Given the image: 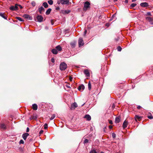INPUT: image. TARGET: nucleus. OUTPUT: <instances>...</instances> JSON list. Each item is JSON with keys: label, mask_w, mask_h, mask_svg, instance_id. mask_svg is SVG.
I'll return each mask as SVG.
<instances>
[{"label": "nucleus", "mask_w": 153, "mask_h": 153, "mask_svg": "<svg viewBox=\"0 0 153 153\" xmlns=\"http://www.w3.org/2000/svg\"><path fill=\"white\" fill-rule=\"evenodd\" d=\"M67 68V65L64 62H61L59 66V69L61 71L65 70Z\"/></svg>", "instance_id": "obj_1"}, {"label": "nucleus", "mask_w": 153, "mask_h": 153, "mask_svg": "<svg viewBox=\"0 0 153 153\" xmlns=\"http://www.w3.org/2000/svg\"><path fill=\"white\" fill-rule=\"evenodd\" d=\"M90 3L88 1H85L84 4V7L83 9V11H86L88 8L90 7Z\"/></svg>", "instance_id": "obj_2"}, {"label": "nucleus", "mask_w": 153, "mask_h": 153, "mask_svg": "<svg viewBox=\"0 0 153 153\" xmlns=\"http://www.w3.org/2000/svg\"><path fill=\"white\" fill-rule=\"evenodd\" d=\"M78 107L76 103L74 102L71 104V106L70 107V109L71 110H74L75 108Z\"/></svg>", "instance_id": "obj_3"}, {"label": "nucleus", "mask_w": 153, "mask_h": 153, "mask_svg": "<svg viewBox=\"0 0 153 153\" xmlns=\"http://www.w3.org/2000/svg\"><path fill=\"white\" fill-rule=\"evenodd\" d=\"M78 44L79 47H80L84 45V43L82 38H80L78 40Z\"/></svg>", "instance_id": "obj_4"}, {"label": "nucleus", "mask_w": 153, "mask_h": 153, "mask_svg": "<svg viewBox=\"0 0 153 153\" xmlns=\"http://www.w3.org/2000/svg\"><path fill=\"white\" fill-rule=\"evenodd\" d=\"M57 4H67V0H58Z\"/></svg>", "instance_id": "obj_5"}, {"label": "nucleus", "mask_w": 153, "mask_h": 153, "mask_svg": "<svg viewBox=\"0 0 153 153\" xmlns=\"http://www.w3.org/2000/svg\"><path fill=\"white\" fill-rule=\"evenodd\" d=\"M23 17L27 20H32V17L28 14H24L23 15Z\"/></svg>", "instance_id": "obj_6"}, {"label": "nucleus", "mask_w": 153, "mask_h": 153, "mask_svg": "<svg viewBox=\"0 0 153 153\" xmlns=\"http://www.w3.org/2000/svg\"><path fill=\"white\" fill-rule=\"evenodd\" d=\"M36 19L38 22H41L43 21V18L41 15H38L37 16Z\"/></svg>", "instance_id": "obj_7"}, {"label": "nucleus", "mask_w": 153, "mask_h": 153, "mask_svg": "<svg viewBox=\"0 0 153 153\" xmlns=\"http://www.w3.org/2000/svg\"><path fill=\"white\" fill-rule=\"evenodd\" d=\"M29 136V134L28 133H26L23 134L22 135V137L24 140H26L27 137Z\"/></svg>", "instance_id": "obj_8"}, {"label": "nucleus", "mask_w": 153, "mask_h": 153, "mask_svg": "<svg viewBox=\"0 0 153 153\" xmlns=\"http://www.w3.org/2000/svg\"><path fill=\"white\" fill-rule=\"evenodd\" d=\"M84 73L87 77H89L90 76V73L88 70V69H85L84 71Z\"/></svg>", "instance_id": "obj_9"}, {"label": "nucleus", "mask_w": 153, "mask_h": 153, "mask_svg": "<svg viewBox=\"0 0 153 153\" xmlns=\"http://www.w3.org/2000/svg\"><path fill=\"white\" fill-rule=\"evenodd\" d=\"M140 5L142 7H146L148 6V4L146 2H143L140 3Z\"/></svg>", "instance_id": "obj_10"}, {"label": "nucleus", "mask_w": 153, "mask_h": 153, "mask_svg": "<svg viewBox=\"0 0 153 153\" xmlns=\"http://www.w3.org/2000/svg\"><path fill=\"white\" fill-rule=\"evenodd\" d=\"M142 118L141 116H139L137 115H136L134 117L136 121H137V120L140 121L141 120Z\"/></svg>", "instance_id": "obj_11"}, {"label": "nucleus", "mask_w": 153, "mask_h": 153, "mask_svg": "<svg viewBox=\"0 0 153 153\" xmlns=\"http://www.w3.org/2000/svg\"><path fill=\"white\" fill-rule=\"evenodd\" d=\"M128 124V121L126 120H125V121L124 122L123 125V128H126L127 127V125Z\"/></svg>", "instance_id": "obj_12"}, {"label": "nucleus", "mask_w": 153, "mask_h": 153, "mask_svg": "<svg viewBox=\"0 0 153 153\" xmlns=\"http://www.w3.org/2000/svg\"><path fill=\"white\" fill-rule=\"evenodd\" d=\"M84 118H86L88 121L91 120V116L88 114L85 115Z\"/></svg>", "instance_id": "obj_13"}, {"label": "nucleus", "mask_w": 153, "mask_h": 153, "mask_svg": "<svg viewBox=\"0 0 153 153\" xmlns=\"http://www.w3.org/2000/svg\"><path fill=\"white\" fill-rule=\"evenodd\" d=\"M40 13H42V11H44L45 10V9L44 8H43L41 6L38 9Z\"/></svg>", "instance_id": "obj_14"}, {"label": "nucleus", "mask_w": 153, "mask_h": 153, "mask_svg": "<svg viewBox=\"0 0 153 153\" xmlns=\"http://www.w3.org/2000/svg\"><path fill=\"white\" fill-rule=\"evenodd\" d=\"M82 89L83 90L85 89V86L83 84L79 85L78 88V89L79 91H80Z\"/></svg>", "instance_id": "obj_15"}, {"label": "nucleus", "mask_w": 153, "mask_h": 153, "mask_svg": "<svg viewBox=\"0 0 153 153\" xmlns=\"http://www.w3.org/2000/svg\"><path fill=\"white\" fill-rule=\"evenodd\" d=\"M32 108L34 110H37L38 108L37 105L35 103L33 104L32 105Z\"/></svg>", "instance_id": "obj_16"}, {"label": "nucleus", "mask_w": 153, "mask_h": 153, "mask_svg": "<svg viewBox=\"0 0 153 153\" xmlns=\"http://www.w3.org/2000/svg\"><path fill=\"white\" fill-rule=\"evenodd\" d=\"M120 117H116L115 119V122L116 123H118L120 121Z\"/></svg>", "instance_id": "obj_17"}, {"label": "nucleus", "mask_w": 153, "mask_h": 153, "mask_svg": "<svg viewBox=\"0 0 153 153\" xmlns=\"http://www.w3.org/2000/svg\"><path fill=\"white\" fill-rule=\"evenodd\" d=\"M55 48L57 50V51H61L62 49L61 47L59 45H58L56 46Z\"/></svg>", "instance_id": "obj_18"}, {"label": "nucleus", "mask_w": 153, "mask_h": 153, "mask_svg": "<svg viewBox=\"0 0 153 153\" xmlns=\"http://www.w3.org/2000/svg\"><path fill=\"white\" fill-rule=\"evenodd\" d=\"M0 16L5 19H7V17L4 16V13L0 12Z\"/></svg>", "instance_id": "obj_19"}, {"label": "nucleus", "mask_w": 153, "mask_h": 153, "mask_svg": "<svg viewBox=\"0 0 153 153\" xmlns=\"http://www.w3.org/2000/svg\"><path fill=\"white\" fill-rule=\"evenodd\" d=\"M52 53L54 54H56L58 53V51L56 48L53 49L52 50Z\"/></svg>", "instance_id": "obj_20"}, {"label": "nucleus", "mask_w": 153, "mask_h": 153, "mask_svg": "<svg viewBox=\"0 0 153 153\" xmlns=\"http://www.w3.org/2000/svg\"><path fill=\"white\" fill-rule=\"evenodd\" d=\"M0 128L3 129H5L6 126L4 124H0Z\"/></svg>", "instance_id": "obj_21"}, {"label": "nucleus", "mask_w": 153, "mask_h": 153, "mask_svg": "<svg viewBox=\"0 0 153 153\" xmlns=\"http://www.w3.org/2000/svg\"><path fill=\"white\" fill-rule=\"evenodd\" d=\"M51 11V8L48 9L46 12V14L47 15H49Z\"/></svg>", "instance_id": "obj_22"}, {"label": "nucleus", "mask_w": 153, "mask_h": 153, "mask_svg": "<svg viewBox=\"0 0 153 153\" xmlns=\"http://www.w3.org/2000/svg\"><path fill=\"white\" fill-rule=\"evenodd\" d=\"M76 42H73L71 43V47L74 48L75 47Z\"/></svg>", "instance_id": "obj_23"}, {"label": "nucleus", "mask_w": 153, "mask_h": 153, "mask_svg": "<svg viewBox=\"0 0 153 153\" xmlns=\"http://www.w3.org/2000/svg\"><path fill=\"white\" fill-rule=\"evenodd\" d=\"M42 5L45 8H47L48 7V5L46 2H44L42 4Z\"/></svg>", "instance_id": "obj_24"}, {"label": "nucleus", "mask_w": 153, "mask_h": 153, "mask_svg": "<svg viewBox=\"0 0 153 153\" xmlns=\"http://www.w3.org/2000/svg\"><path fill=\"white\" fill-rule=\"evenodd\" d=\"M89 153H98V152H97L94 149L91 150Z\"/></svg>", "instance_id": "obj_25"}, {"label": "nucleus", "mask_w": 153, "mask_h": 153, "mask_svg": "<svg viewBox=\"0 0 153 153\" xmlns=\"http://www.w3.org/2000/svg\"><path fill=\"white\" fill-rule=\"evenodd\" d=\"M146 19L149 22H151L152 21V19L149 17H147Z\"/></svg>", "instance_id": "obj_26"}, {"label": "nucleus", "mask_w": 153, "mask_h": 153, "mask_svg": "<svg viewBox=\"0 0 153 153\" xmlns=\"http://www.w3.org/2000/svg\"><path fill=\"white\" fill-rule=\"evenodd\" d=\"M91 83H90V81H89V82L88 83V89L89 90H90L91 89Z\"/></svg>", "instance_id": "obj_27"}, {"label": "nucleus", "mask_w": 153, "mask_h": 153, "mask_svg": "<svg viewBox=\"0 0 153 153\" xmlns=\"http://www.w3.org/2000/svg\"><path fill=\"white\" fill-rule=\"evenodd\" d=\"M48 2L51 5L53 4V1L52 0H49L48 1Z\"/></svg>", "instance_id": "obj_28"}, {"label": "nucleus", "mask_w": 153, "mask_h": 153, "mask_svg": "<svg viewBox=\"0 0 153 153\" xmlns=\"http://www.w3.org/2000/svg\"><path fill=\"white\" fill-rule=\"evenodd\" d=\"M16 19L19 20V21H21V22H23L24 21L23 20L21 17H16Z\"/></svg>", "instance_id": "obj_29"}, {"label": "nucleus", "mask_w": 153, "mask_h": 153, "mask_svg": "<svg viewBox=\"0 0 153 153\" xmlns=\"http://www.w3.org/2000/svg\"><path fill=\"white\" fill-rule=\"evenodd\" d=\"M10 10H12V11H13V10H15V7H14V6H11L10 8Z\"/></svg>", "instance_id": "obj_30"}, {"label": "nucleus", "mask_w": 153, "mask_h": 153, "mask_svg": "<svg viewBox=\"0 0 153 153\" xmlns=\"http://www.w3.org/2000/svg\"><path fill=\"white\" fill-rule=\"evenodd\" d=\"M116 14H113L111 17V19H110L109 21H111L112 20H113L115 17Z\"/></svg>", "instance_id": "obj_31"}, {"label": "nucleus", "mask_w": 153, "mask_h": 153, "mask_svg": "<svg viewBox=\"0 0 153 153\" xmlns=\"http://www.w3.org/2000/svg\"><path fill=\"white\" fill-rule=\"evenodd\" d=\"M56 115L55 114H53L51 117L50 118V120H53L55 117Z\"/></svg>", "instance_id": "obj_32"}, {"label": "nucleus", "mask_w": 153, "mask_h": 153, "mask_svg": "<svg viewBox=\"0 0 153 153\" xmlns=\"http://www.w3.org/2000/svg\"><path fill=\"white\" fill-rule=\"evenodd\" d=\"M136 5H137V4H136L132 3L130 6V7H135L136 6Z\"/></svg>", "instance_id": "obj_33"}, {"label": "nucleus", "mask_w": 153, "mask_h": 153, "mask_svg": "<svg viewBox=\"0 0 153 153\" xmlns=\"http://www.w3.org/2000/svg\"><path fill=\"white\" fill-rule=\"evenodd\" d=\"M117 49L118 51H120L122 50V48L120 46L117 47Z\"/></svg>", "instance_id": "obj_34"}, {"label": "nucleus", "mask_w": 153, "mask_h": 153, "mask_svg": "<svg viewBox=\"0 0 153 153\" xmlns=\"http://www.w3.org/2000/svg\"><path fill=\"white\" fill-rule=\"evenodd\" d=\"M31 4L33 7H34L36 5V3L34 1H32Z\"/></svg>", "instance_id": "obj_35"}, {"label": "nucleus", "mask_w": 153, "mask_h": 153, "mask_svg": "<svg viewBox=\"0 0 153 153\" xmlns=\"http://www.w3.org/2000/svg\"><path fill=\"white\" fill-rule=\"evenodd\" d=\"M48 127V124L47 123H45L44 125V128L45 129H46Z\"/></svg>", "instance_id": "obj_36"}, {"label": "nucleus", "mask_w": 153, "mask_h": 153, "mask_svg": "<svg viewBox=\"0 0 153 153\" xmlns=\"http://www.w3.org/2000/svg\"><path fill=\"white\" fill-rule=\"evenodd\" d=\"M18 4H16L15 5V6H14V7H15V10H18Z\"/></svg>", "instance_id": "obj_37"}, {"label": "nucleus", "mask_w": 153, "mask_h": 153, "mask_svg": "<svg viewBox=\"0 0 153 153\" xmlns=\"http://www.w3.org/2000/svg\"><path fill=\"white\" fill-rule=\"evenodd\" d=\"M112 136L113 138H114L116 137V135L114 133H113L112 134Z\"/></svg>", "instance_id": "obj_38"}, {"label": "nucleus", "mask_w": 153, "mask_h": 153, "mask_svg": "<svg viewBox=\"0 0 153 153\" xmlns=\"http://www.w3.org/2000/svg\"><path fill=\"white\" fill-rule=\"evenodd\" d=\"M88 139H85L84 141V142H83V143L85 144V143H88Z\"/></svg>", "instance_id": "obj_39"}, {"label": "nucleus", "mask_w": 153, "mask_h": 153, "mask_svg": "<svg viewBox=\"0 0 153 153\" xmlns=\"http://www.w3.org/2000/svg\"><path fill=\"white\" fill-rule=\"evenodd\" d=\"M24 143V141L22 140H20V141L19 142V143L20 144H23Z\"/></svg>", "instance_id": "obj_40"}, {"label": "nucleus", "mask_w": 153, "mask_h": 153, "mask_svg": "<svg viewBox=\"0 0 153 153\" xmlns=\"http://www.w3.org/2000/svg\"><path fill=\"white\" fill-rule=\"evenodd\" d=\"M68 92L71 95L73 94V92L71 90H69L68 91Z\"/></svg>", "instance_id": "obj_41"}, {"label": "nucleus", "mask_w": 153, "mask_h": 153, "mask_svg": "<svg viewBox=\"0 0 153 153\" xmlns=\"http://www.w3.org/2000/svg\"><path fill=\"white\" fill-rule=\"evenodd\" d=\"M148 117L150 119H152L153 118V117L152 115L148 116Z\"/></svg>", "instance_id": "obj_42"}, {"label": "nucleus", "mask_w": 153, "mask_h": 153, "mask_svg": "<svg viewBox=\"0 0 153 153\" xmlns=\"http://www.w3.org/2000/svg\"><path fill=\"white\" fill-rule=\"evenodd\" d=\"M65 83H66L64 85V87L65 89L66 90V87H67V84H66L67 83V82H65Z\"/></svg>", "instance_id": "obj_43"}, {"label": "nucleus", "mask_w": 153, "mask_h": 153, "mask_svg": "<svg viewBox=\"0 0 153 153\" xmlns=\"http://www.w3.org/2000/svg\"><path fill=\"white\" fill-rule=\"evenodd\" d=\"M108 122L109 123L111 124H113L112 121L111 120H108Z\"/></svg>", "instance_id": "obj_44"}, {"label": "nucleus", "mask_w": 153, "mask_h": 153, "mask_svg": "<svg viewBox=\"0 0 153 153\" xmlns=\"http://www.w3.org/2000/svg\"><path fill=\"white\" fill-rule=\"evenodd\" d=\"M51 62H53V63H54V62H55V59L54 58H52L51 59Z\"/></svg>", "instance_id": "obj_45"}, {"label": "nucleus", "mask_w": 153, "mask_h": 153, "mask_svg": "<svg viewBox=\"0 0 153 153\" xmlns=\"http://www.w3.org/2000/svg\"><path fill=\"white\" fill-rule=\"evenodd\" d=\"M71 33L70 32H68V37L71 34Z\"/></svg>", "instance_id": "obj_46"}, {"label": "nucleus", "mask_w": 153, "mask_h": 153, "mask_svg": "<svg viewBox=\"0 0 153 153\" xmlns=\"http://www.w3.org/2000/svg\"><path fill=\"white\" fill-rule=\"evenodd\" d=\"M69 79L71 81H72L73 80V78L71 76H70L69 77Z\"/></svg>", "instance_id": "obj_47"}, {"label": "nucleus", "mask_w": 153, "mask_h": 153, "mask_svg": "<svg viewBox=\"0 0 153 153\" xmlns=\"http://www.w3.org/2000/svg\"><path fill=\"white\" fill-rule=\"evenodd\" d=\"M43 131L42 130H41V131H39V134H42L43 132Z\"/></svg>", "instance_id": "obj_48"}, {"label": "nucleus", "mask_w": 153, "mask_h": 153, "mask_svg": "<svg viewBox=\"0 0 153 153\" xmlns=\"http://www.w3.org/2000/svg\"><path fill=\"white\" fill-rule=\"evenodd\" d=\"M69 98L70 99H72V97H73V96L72 95H70L69 94Z\"/></svg>", "instance_id": "obj_49"}, {"label": "nucleus", "mask_w": 153, "mask_h": 153, "mask_svg": "<svg viewBox=\"0 0 153 153\" xmlns=\"http://www.w3.org/2000/svg\"><path fill=\"white\" fill-rule=\"evenodd\" d=\"M26 131L27 132H28L29 131V128L28 127H27V128Z\"/></svg>", "instance_id": "obj_50"}, {"label": "nucleus", "mask_w": 153, "mask_h": 153, "mask_svg": "<svg viewBox=\"0 0 153 153\" xmlns=\"http://www.w3.org/2000/svg\"><path fill=\"white\" fill-rule=\"evenodd\" d=\"M141 108V106H140V105H138L137 107V108L138 109H140Z\"/></svg>", "instance_id": "obj_51"}, {"label": "nucleus", "mask_w": 153, "mask_h": 153, "mask_svg": "<svg viewBox=\"0 0 153 153\" xmlns=\"http://www.w3.org/2000/svg\"><path fill=\"white\" fill-rule=\"evenodd\" d=\"M56 9L57 10H59L60 9V8L59 7H57L56 8Z\"/></svg>", "instance_id": "obj_52"}, {"label": "nucleus", "mask_w": 153, "mask_h": 153, "mask_svg": "<svg viewBox=\"0 0 153 153\" xmlns=\"http://www.w3.org/2000/svg\"><path fill=\"white\" fill-rule=\"evenodd\" d=\"M87 30H86L84 32V36H85V34H86V33H87Z\"/></svg>", "instance_id": "obj_53"}, {"label": "nucleus", "mask_w": 153, "mask_h": 153, "mask_svg": "<svg viewBox=\"0 0 153 153\" xmlns=\"http://www.w3.org/2000/svg\"><path fill=\"white\" fill-rule=\"evenodd\" d=\"M109 127L110 129H111L112 128V126L111 125H110L109 126Z\"/></svg>", "instance_id": "obj_54"}, {"label": "nucleus", "mask_w": 153, "mask_h": 153, "mask_svg": "<svg viewBox=\"0 0 153 153\" xmlns=\"http://www.w3.org/2000/svg\"><path fill=\"white\" fill-rule=\"evenodd\" d=\"M147 14L149 16H151V13L150 12L147 13Z\"/></svg>", "instance_id": "obj_55"}, {"label": "nucleus", "mask_w": 153, "mask_h": 153, "mask_svg": "<svg viewBox=\"0 0 153 153\" xmlns=\"http://www.w3.org/2000/svg\"><path fill=\"white\" fill-rule=\"evenodd\" d=\"M119 38H117L115 39L114 40L116 41H117L118 40Z\"/></svg>", "instance_id": "obj_56"}, {"label": "nucleus", "mask_w": 153, "mask_h": 153, "mask_svg": "<svg viewBox=\"0 0 153 153\" xmlns=\"http://www.w3.org/2000/svg\"><path fill=\"white\" fill-rule=\"evenodd\" d=\"M18 6L21 9L22 8V6L21 5H18Z\"/></svg>", "instance_id": "obj_57"}, {"label": "nucleus", "mask_w": 153, "mask_h": 153, "mask_svg": "<svg viewBox=\"0 0 153 153\" xmlns=\"http://www.w3.org/2000/svg\"><path fill=\"white\" fill-rule=\"evenodd\" d=\"M106 129V127H104L103 128V131H105V130Z\"/></svg>", "instance_id": "obj_58"}, {"label": "nucleus", "mask_w": 153, "mask_h": 153, "mask_svg": "<svg viewBox=\"0 0 153 153\" xmlns=\"http://www.w3.org/2000/svg\"><path fill=\"white\" fill-rule=\"evenodd\" d=\"M106 25L108 27L109 26V25L108 23H107L106 24Z\"/></svg>", "instance_id": "obj_59"}, {"label": "nucleus", "mask_w": 153, "mask_h": 153, "mask_svg": "<svg viewBox=\"0 0 153 153\" xmlns=\"http://www.w3.org/2000/svg\"><path fill=\"white\" fill-rule=\"evenodd\" d=\"M125 2L126 3H128V0H125Z\"/></svg>", "instance_id": "obj_60"}, {"label": "nucleus", "mask_w": 153, "mask_h": 153, "mask_svg": "<svg viewBox=\"0 0 153 153\" xmlns=\"http://www.w3.org/2000/svg\"><path fill=\"white\" fill-rule=\"evenodd\" d=\"M71 12V11L69 10H68V14L70 13Z\"/></svg>", "instance_id": "obj_61"}, {"label": "nucleus", "mask_w": 153, "mask_h": 153, "mask_svg": "<svg viewBox=\"0 0 153 153\" xmlns=\"http://www.w3.org/2000/svg\"><path fill=\"white\" fill-rule=\"evenodd\" d=\"M52 21H53V20H51V24L52 25H53V23H52Z\"/></svg>", "instance_id": "obj_62"}, {"label": "nucleus", "mask_w": 153, "mask_h": 153, "mask_svg": "<svg viewBox=\"0 0 153 153\" xmlns=\"http://www.w3.org/2000/svg\"><path fill=\"white\" fill-rule=\"evenodd\" d=\"M67 2H68V5L69 4L70 2H69V1L68 0Z\"/></svg>", "instance_id": "obj_63"}, {"label": "nucleus", "mask_w": 153, "mask_h": 153, "mask_svg": "<svg viewBox=\"0 0 153 153\" xmlns=\"http://www.w3.org/2000/svg\"><path fill=\"white\" fill-rule=\"evenodd\" d=\"M137 0H132V2H134L135 1H136Z\"/></svg>", "instance_id": "obj_64"}]
</instances>
